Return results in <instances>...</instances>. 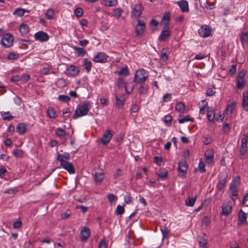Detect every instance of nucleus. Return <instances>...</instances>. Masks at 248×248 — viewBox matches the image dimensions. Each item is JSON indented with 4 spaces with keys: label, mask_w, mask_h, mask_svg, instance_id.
I'll list each match as a JSON object with an SVG mask.
<instances>
[{
    "label": "nucleus",
    "mask_w": 248,
    "mask_h": 248,
    "mask_svg": "<svg viewBox=\"0 0 248 248\" xmlns=\"http://www.w3.org/2000/svg\"><path fill=\"white\" fill-rule=\"evenodd\" d=\"M232 207L231 204L228 203H224L222 205L221 214L222 215L228 216L232 212Z\"/></svg>",
    "instance_id": "obj_16"
},
{
    "label": "nucleus",
    "mask_w": 248,
    "mask_h": 248,
    "mask_svg": "<svg viewBox=\"0 0 248 248\" xmlns=\"http://www.w3.org/2000/svg\"><path fill=\"white\" fill-rule=\"evenodd\" d=\"M236 107V103L235 102H232L230 104H228L226 108L224 110V112L227 114H232L235 109Z\"/></svg>",
    "instance_id": "obj_30"
},
{
    "label": "nucleus",
    "mask_w": 248,
    "mask_h": 248,
    "mask_svg": "<svg viewBox=\"0 0 248 248\" xmlns=\"http://www.w3.org/2000/svg\"><path fill=\"white\" fill-rule=\"evenodd\" d=\"M168 57H169L168 53L166 51V50L164 48L162 49L161 51V54H160V58L161 60L165 62H166L168 61Z\"/></svg>",
    "instance_id": "obj_34"
},
{
    "label": "nucleus",
    "mask_w": 248,
    "mask_h": 248,
    "mask_svg": "<svg viewBox=\"0 0 248 248\" xmlns=\"http://www.w3.org/2000/svg\"><path fill=\"white\" fill-rule=\"evenodd\" d=\"M187 170V166L185 160H182L178 163V171L181 173L179 174V176L180 177H183L185 176Z\"/></svg>",
    "instance_id": "obj_15"
},
{
    "label": "nucleus",
    "mask_w": 248,
    "mask_h": 248,
    "mask_svg": "<svg viewBox=\"0 0 248 248\" xmlns=\"http://www.w3.org/2000/svg\"><path fill=\"white\" fill-rule=\"evenodd\" d=\"M211 29L208 26H204L202 27L198 31L199 35L202 37H207L209 36L211 33Z\"/></svg>",
    "instance_id": "obj_14"
},
{
    "label": "nucleus",
    "mask_w": 248,
    "mask_h": 248,
    "mask_svg": "<svg viewBox=\"0 0 248 248\" xmlns=\"http://www.w3.org/2000/svg\"><path fill=\"white\" fill-rule=\"evenodd\" d=\"M199 243L201 247L202 248H208L207 246V238L205 234L199 237Z\"/></svg>",
    "instance_id": "obj_23"
},
{
    "label": "nucleus",
    "mask_w": 248,
    "mask_h": 248,
    "mask_svg": "<svg viewBox=\"0 0 248 248\" xmlns=\"http://www.w3.org/2000/svg\"><path fill=\"white\" fill-rule=\"evenodd\" d=\"M148 89V86L146 85H141L138 89V93L140 94H145Z\"/></svg>",
    "instance_id": "obj_44"
},
{
    "label": "nucleus",
    "mask_w": 248,
    "mask_h": 248,
    "mask_svg": "<svg viewBox=\"0 0 248 248\" xmlns=\"http://www.w3.org/2000/svg\"><path fill=\"white\" fill-rule=\"evenodd\" d=\"M155 162L158 166H161L162 163V158L159 156H155L154 157Z\"/></svg>",
    "instance_id": "obj_63"
},
{
    "label": "nucleus",
    "mask_w": 248,
    "mask_h": 248,
    "mask_svg": "<svg viewBox=\"0 0 248 248\" xmlns=\"http://www.w3.org/2000/svg\"><path fill=\"white\" fill-rule=\"evenodd\" d=\"M246 71L242 70L238 73L236 80V87L238 89H242L244 88L246 81L244 79Z\"/></svg>",
    "instance_id": "obj_3"
},
{
    "label": "nucleus",
    "mask_w": 248,
    "mask_h": 248,
    "mask_svg": "<svg viewBox=\"0 0 248 248\" xmlns=\"http://www.w3.org/2000/svg\"><path fill=\"white\" fill-rule=\"evenodd\" d=\"M202 106L200 107V113L201 114H204L205 113L206 108H208L207 102H206L205 100H202Z\"/></svg>",
    "instance_id": "obj_47"
},
{
    "label": "nucleus",
    "mask_w": 248,
    "mask_h": 248,
    "mask_svg": "<svg viewBox=\"0 0 248 248\" xmlns=\"http://www.w3.org/2000/svg\"><path fill=\"white\" fill-rule=\"evenodd\" d=\"M83 65L87 73H89L92 67V63L91 62L87 59H85L83 61Z\"/></svg>",
    "instance_id": "obj_33"
},
{
    "label": "nucleus",
    "mask_w": 248,
    "mask_h": 248,
    "mask_svg": "<svg viewBox=\"0 0 248 248\" xmlns=\"http://www.w3.org/2000/svg\"><path fill=\"white\" fill-rule=\"evenodd\" d=\"M13 155L16 157H22L24 155V152L20 149H15L13 151Z\"/></svg>",
    "instance_id": "obj_43"
},
{
    "label": "nucleus",
    "mask_w": 248,
    "mask_h": 248,
    "mask_svg": "<svg viewBox=\"0 0 248 248\" xmlns=\"http://www.w3.org/2000/svg\"><path fill=\"white\" fill-rule=\"evenodd\" d=\"M169 20L170 14L168 13H165L162 19V22H163L166 26H167L169 24Z\"/></svg>",
    "instance_id": "obj_49"
},
{
    "label": "nucleus",
    "mask_w": 248,
    "mask_h": 248,
    "mask_svg": "<svg viewBox=\"0 0 248 248\" xmlns=\"http://www.w3.org/2000/svg\"><path fill=\"white\" fill-rule=\"evenodd\" d=\"M240 183L239 177L233 179L230 184V190L237 191V187Z\"/></svg>",
    "instance_id": "obj_25"
},
{
    "label": "nucleus",
    "mask_w": 248,
    "mask_h": 248,
    "mask_svg": "<svg viewBox=\"0 0 248 248\" xmlns=\"http://www.w3.org/2000/svg\"><path fill=\"white\" fill-rule=\"evenodd\" d=\"M176 3L179 6L181 10L183 12H188L189 11L188 3L186 0H180L176 2Z\"/></svg>",
    "instance_id": "obj_17"
},
{
    "label": "nucleus",
    "mask_w": 248,
    "mask_h": 248,
    "mask_svg": "<svg viewBox=\"0 0 248 248\" xmlns=\"http://www.w3.org/2000/svg\"><path fill=\"white\" fill-rule=\"evenodd\" d=\"M14 37L10 33L5 34L1 40V44L5 47L11 46L13 44Z\"/></svg>",
    "instance_id": "obj_5"
},
{
    "label": "nucleus",
    "mask_w": 248,
    "mask_h": 248,
    "mask_svg": "<svg viewBox=\"0 0 248 248\" xmlns=\"http://www.w3.org/2000/svg\"><path fill=\"white\" fill-rule=\"evenodd\" d=\"M58 99L63 102H68L70 100V98L66 95H60L58 96Z\"/></svg>",
    "instance_id": "obj_51"
},
{
    "label": "nucleus",
    "mask_w": 248,
    "mask_h": 248,
    "mask_svg": "<svg viewBox=\"0 0 248 248\" xmlns=\"http://www.w3.org/2000/svg\"><path fill=\"white\" fill-rule=\"evenodd\" d=\"M170 33V31L168 27H167L165 30L162 31L158 37V39L161 41L166 40Z\"/></svg>",
    "instance_id": "obj_19"
},
{
    "label": "nucleus",
    "mask_w": 248,
    "mask_h": 248,
    "mask_svg": "<svg viewBox=\"0 0 248 248\" xmlns=\"http://www.w3.org/2000/svg\"><path fill=\"white\" fill-rule=\"evenodd\" d=\"M56 135L60 138H64L66 135L67 133L61 128H58L55 131Z\"/></svg>",
    "instance_id": "obj_36"
},
{
    "label": "nucleus",
    "mask_w": 248,
    "mask_h": 248,
    "mask_svg": "<svg viewBox=\"0 0 248 248\" xmlns=\"http://www.w3.org/2000/svg\"><path fill=\"white\" fill-rule=\"evenodd\" d=\"M113 134L111 130L108 129L105 130L102 137L100 139V141L103 145L108 143L112 138Z\"/></svg>",
    "instance_id": "obj_9"
},
{
    "label": "nucleus",
    "mask_w": 248,
    "mask_h": 248,
    "mask_svg": "<svg viewBox=\"0 0 248 248\" xmlns=\"http://www.w3.org/2000/svg\"><path fill=\"white\" fill-rule=\"evenodd\" d=\"M238 221L240 223H243L247 221L246 214L241 210L238 213Z\"/></svg>",
    "instance_id": "obj_32"
},
{
    "label": "nucleus",
    "mask_w": 248,
    "mask_h": 248,
    "mask_svg": "<svg viewBox=\"0 0 248 248\" xmlns=\"http://www.w3.org/2000/svg\"><path fill=\"white\" fill-rule=\"evenodd\" d=\"M196 199L197 196H195L193 198L188 197V199L185 201L186 205L190 207L193 206L195 203Z\"/></svg>",
    "instance_id": "obj_37"
},
{
    "label": "nucleus",
    "mask_w": 248,
    "mask_h": 248,
    "mask_svg": "<svg viewBox=\"0 0 248 248\" xmlns=\"http://www.w3.org/2000/svg\"><path fill=\"white\" fill-rule=\"evenodd\" d=\"M171 98V95L170 93H166L163 97V102H168L170 100Z\"/></svg>",
    "instance_id": "obj_61"
},
{
    "label": "nucleus",
    "mask_w": 248,
    "mask_h": 248,
    "mask_svg": "<svg viewBox=\"0 0 248 248\" xmlns=\"http://www.w3.org/2000/svg\"><path fill=\"white\" fill-rule=\"evenodd\" d=\"M107 198L110 203H112L113 202H115L118 199L116 196L112 193L108 194L107 195Z\"/></svg>",
    "instance_id": "obj_50"
},
{
    "label": "nucleus",
    "mask_w": 248,
    "mask_h": 248,
    "mask_svg": "<svg viewBox=\"0 0 248 248\" xmlns=\"http://www.w3.org/2000/svg\"><path fill=\"white\" fill-rule=\"evenodd\" d=\"M70 158V154L68 153L64 152L63 154H58L57 155V160L60 162L68 161Z\"/></svg>",
    "instance_id": "obj_21"
},
{
    "label": "nucleus",
    "mask_w": 248,
    "mask_h": 248,
    "mask_svg": "<svg viewBox=\"0 0 248 248\" xmlns=\"http://www.w3.org/2000/svg\"><path fill=\"white\" fill-rule=\"evenodd\" d=\"M227 174L225 172H221L219 174L217 186V188L218 190L221 191L224 188L227 181Z\"/></svg>",
    "instance_id": "obj_4"
},
{
    "label": "nucleus",
    "mask_w": 248,
    "mask_h": 248,
    "mask_svg": "<svg viewBox=\"0 0 248 248\" xmlns=\"http://www.w3.org/2000/svg\"><path fill=\"white\" fill-rule=\"evenodd\" d=\"M143 10V7L140 3L136 4L132 11V18L139 19Z\"/></svg>",
    "instance_id": "obj_7"
},
{
    "label": "nucleus",
    "mask_w": 248,
    "mask_h": 248,
    "mask_svg": "<svg viewBox=\"0 0 248 248\" xmlns=\"http://www.w3.org/2000/svg\"><path fill=\"white\" fill-rule=\"evenodd\" d=\"M91 108V103L88 101L82 102L77 106L73 118L76 119L78 117L86 115Z\"/></svg>",
    "instance_id": "obj_1"
},
{
    "label": "nucleus",
    "mask_w": 248,
    "mask_h": 248,
    "mask_svg": "<svg viewBox=\"0 0 248 248\" xmlns=\"http://www.w3.org/2000/svg\"><path fill=\"white\" fill-rule=\"evenodd\" d=\"M108 56L104 52H99L95 55L93 61L96 63H105L108 61Z\"/></svg>",
    "instance_id": "obj_8"
},
{
    "label": "nucleus",
    "mask_w": 248,
    "mask_h": 248,
    "mask_svg": "<svg viewBox=\"0 0 248 248\" xmlns=\"http://www.w3.org/2000/svg\"><path fill=\"white\" fill-rule=\"evenodd\" d=\"M98 248H107V244L104 239L101 240L99 242Z\"/></svg>",
    "instance_id": "obj_64"
},
{
    "label": "nucleus",
    "mask_w": 248,
    "mask_h": 248,
    "mask_svg": "<svg viewBox=\"0 0 248 248\" xmlns=\"http://www.w3.org/2000/svg\"><path fill=\"white\" fill-rule=\"evenodd\" d=\"M119 75L127 76L129 74V71L126 66L123 67L120 70L117 71Z\"/></svg>",
    "instance_id": "obj_48"
},
{
    "label": "nucleus",
    "mask_w": 248,
    "mask_h": 248,
    "mask_svg": "<svg viewBox=\"0 0 248 248\" xmlns=\"http://www.w3.org/2000/svg\"><path fill=\"white\" fill-rule=\"evenodd\" d=\"M0 114L2 119L5 121H9L14 118V116L9 111H1Z\"/></svg>",
    "instance_id": "obj_28"
},
{
    "label": "nucleus",
    "mask_w": 248,
    "mask_h": 248,
    "mask_svg": "<svg viewBox=\"0 0 248 248\" xmlns=\"http://www.w3.org/2000/svg\"><path fill=\"white\" fill-rule=\"evenodd\" d=\"M74 48L77 53L78 56H84L86 53V51L82 48L75 46Z\"/></svg>",
    "instance_id": "obj_42"
},
{
    "label": "nucleus",
    "mask_w": 248,
    "mask_h": 248,
    "mask_svg": "<svg viewBox=\"0 0 248 248\" xmlns=\"http://www.w3.org/2000/svg\"><path fill=\"white\" fill-rule=\"evenodd\" d=\"M178 121L180 124H183L189 121L193 122L194 119L189 115H186L184 117L178 118Z\"/></svg>",
    "instance_id": "obj_29"
},
{
    "label": "nucleus",
    "mask_w": 248,
    "mask_h": 248,
    "mask_svg": "<svg viewBox=\"0 0 248 248\" xmlns=\"http://www.w3.org/2000/svg\"><path fill=\"white\" fill-rule=\"evenodd\" d=\"M90 230L88 227H83L79 234V238L80 240L83 242L86 241L90 235Z\"/></svg>",
    "instance_id": "obj_10"
},
{
    "label": "nucleus",
    "mask_w": 248,
    "mask_h": 248,
    "mask_svg": "<svg viewBox=\"0 0 248 248\" xmlns=\"http://www.w3.org/2000/svg\"><path fill=\"white\" fill-rule=\"evenodd\" d=\"M124 103V96L119 97L117 95L116 96V105L119 108L122 107Z\"/></svg>",
    "instance_id": "obj_39"
},
{
    "label": "nucleus",
    "mask_w": 248,
    "mask_h": 248,
    "mask_svg": "<svg viewBox=\"0 0 248 248\" xmlns=\"http://www.w3.org/2000/svg\"><path fill=\"white\" fill-rule=\"evenodd\" d=\"M16 130L20 135H23L27 131V125L24 123H19L17 125Z\"/></svg>",
    "instance_id": "obj_26"
},
{
    "label": "nucleus",
    "mask_w": 248,
    "mask_h": 248,
    "mask_svg": "<svg viewBox=\"0 0 248 248\" xmlns=\"http://www.w3.org/2000/svg\"><path fill=\"white\" fill-rule=\"evenodd\" d=\"M25 12V9L22 8H17L13 13V15L21 17L24 15Z\"/></svg>",
    "instance_id": "obj_46"
},
{
    "label": "nucleus",
    "mask_w": 248,
    "mask_h": 248,
    "mask_svg": "<svg viewBox=\"0 0 248 248\" xmlns=\"http://www.w3.org/2000/svg\"><path fill=\"white\" fill-rule=\"evenodd\" d=\"M56 12L52 8H49L46 12L45 16L46 18L48 19H52L55 18Z\"/></svg>",
    "instance_id": "obj_27"
},
{
    "label": "nucleus",
    "mask_w": 248,
    "mask_h": 248,
    "mask_svg": "<svg viewBox=\"0 0 248 248\" xmlns=\"http://www.w3.org/2000/svg\"><path fill=\"white\" fill-rule=\"evenodd\" d=\"M74 13L78 17H80L82 16L83 10L80 8H77L75 10Z\"/></svg>",
    "instance_id": "obj_55"
},
{
    "label": "nucleus",
    "mask_w": 248,
    "mask_h": 248,
    "mask_svg": "<svg viewBox=\"0 0 248 248\" xmlns=\"http://www.w3.org/2000/svg\"><path fill=\"white\" fill-rule=\"evenodd\" d=\"M61 166L65 170H67L70 174L75 173V170L72 163L68 161L60 162Z\"/></svg>",
    "instance_id": "obj_13"
},
{
    "label": "nucleus",
    "mask_w": 248,
    "mask_h": 248,
    "mask_svg": "<svg viewBox=\"0 0 248 248\" xmlns=\"http://www.w3.org/2000/svg\"><path fill=\"white\" fill-rule=\"evenodd\" d=\"M198 170L200 172H205V165L204 163L202 160V159H201L198 165Z\"/></svg>",
    "instance_id": "obj_45"
},
{
    "label": "nucleus",
    "mask_w": 248,
    "mask_h": 248,
    "mask_svg": "<svg viewBox=\"0 0 248 248\" xmlns=\"http://www.w3.org/2000/svg\"><path fill=\"white\" fill-rule=\"evenodd\" d=\"M158 24V23L157 21H156L155 19H152L150 23V26L151 28H152L153 30H155Z\"/></svg>",
    "instance_id": "obj_59"
},
{
    "label": "nucleus",
    "mask_w": 248,
    "mask_h": 248,
    "mask_svg": "<svg viewBox=\"0 0 248 248\" xmlns=\"http://www.w3.org/2000/svg\"><path fill=\"white\" fill-rule=\"evenodd\" d=\"M160 231L162 234L163 239H165L168 237V234L170 232V230L166 226L161 227Z\"/></svg>",
    "instance_id": "obj_38"
},
{
    "label": "nucleus",
    "mask_w": 248,
    "mask_h": 248,
    "mask_svg": "<svg viewBox=\"0 0 248 248\" xmlns=\"http://www.w3.org/2000/svg\"><path fill=\"white\" fill-rule=\"evenodd\" d=\"M214 159V153L212 150H207L205 153V160L207 164H211Z\"/></svg>",
    "instance_id": "obj_20"
},
{
    "label": "nucleus",
    "mask_w": 248,
    "mask_h": 248,
    "mask_svg": "<svg viewBox=\"0 0 248 248\" xmlns=\"http://www.w3.org/2000/svg\"><path fill=\"white\" fill-rule=\"evenodd\" d=\"M145 24L143 20L138 19V24L135 27L136 36H142L145 31Z\"/></svg>",
    "instance_id": "obj_6"
},
{
    "label": "nucleus",
    "mask_w": 248,
    "mask_h": 248,
    "mask_svg": "<svg viewBox=\"0 0 248 248\" xmlns=\"http://www.w3.org/2000/svg\"><path fill=\"white\" fill-rule=\"evenodd\" d=\"M207 116L208 120L211 122H214L215 121V113L214 110L212 109L210 110H208Z\"/></svg>",
    "instance_id": "obj_35"
},
{
    "label": "nucleus",
    "mask_w": 248,
    "mask_h": 248,
    "mask_svg": "<svg viewBox=\"0 0 248 248\" xmlns=\"http://www.w3.org/2000/svg\"><path fill=\"white\" fill-rule=\"evenodd\" d=\"M19 31L22 35L27 34L29 32V27L25 24H21L19 28Z\"/></svg>",
    "instance_id": "obj_31"
},
{
    "label": "nucleus",
    "mask_w": 248,
    "mask_h": 248,
    "mask_svg": "<svg viewBox=\"0 0 248 248\" xmlns=\"http://www.w3.org/2000/svg\"><path fill=\"white\" fill-rule=\"evenodd\" d=\"M104 1L107 6H113L117 4V0H104Z\"/></svg>",
    "instance_id": "obj_52"
},
{
    "label": "nucleus",
    "mask_w": 248,
    "mask_h": 248,
    "mask_svg": "<svg viewBox=\"0 0 248 248\" xmlns=\"http://www.w3.org/2000/svg\"><path fill=\"white\" fill-rule=\"evenodd\" d=\"M204 6L208 10H212L215 8V4L214 3L208 2L207 1H206Z\"/></svg>",
    "instance_id": "obj_57"
},
{
    "label": "nucleus",
    "mask_w": 248,
    "mask_h": 248,
    "mask_svg": "<svg viewBox=\"0 0 248 248\" xmlns=\"http://www.w3.org/2000/svg\"><path fill=\"white\" fill-rule=\"evenodd\" d=\"M104 178V173L103 170L99 172H95L94 175V180L95 183L99 185L101 183Z\"/></svg>",
    "instance_id": "obj_18"
},
{
    "label": "nucleus",
    "mask_w": 248,
    "mask_h": 248,
    "mask_svg": "<svg viewBox=\"0 0 248 248\" xmlns=\"http://www.w3.org/2000/svg\"><path fill=\"white\" fill-rule=\"evenodd\" d=\"M34 37L36 40H38L41 42L46 41L49 39L48 35L43 31H39L35 33Z\"/></svg>",
    "instance_id": "obj_12"
},
{
    "label": "nucleus",
    "mask_w": 248,
    "mask_h": 248,
    "mask_svg": "<svg viewBox=\"0 0 248 248\" xmlns=\"http://www.w3.org/2000/svg\"><path fill=\"white\" fill-rule=\"evenodd\" d=\"M113 16L117 17L119 18L121 16V10L119 9H116L113 11Z\"/></svg>",
    "instance_id": "obj_62"
},
{
    "label": "nucleus",
    "mask_w": 248,
    "mask_h": 248,
    "mask_svg": "<svg viewBox=\"0 0 248 248\" xmlns=\"http://www.w3.org/2000/svg\"><path fill=\"white\" fill-rule=\"evenodd\" d=\"M243 98L242 102V107L246 111L248 110V92L245 91L243 93Z\"/></svg>",
    "instance_id": "obj_24"
},
{
    "label": "nucleus",
    "mask_w": 248,
    "mask_h": 248,
    "mask_svg": "<svg viewBox=\"0 0 248 248\" xmlns=\"http://www.w3.org/2000/svg\"><path fill=\"white\" fill-rule=\"evenodd\" d=\"M167 171L165 170H161L158 174V176L162 179H164L167 177Z\"/></svg>",
    "instance_id": "obj_56"
},
{
    "label": "nucleus",
    "mask_w": 248,
    "mask_h": 248,
    "mask_svg": "<svg viewBox=\"0 0 248 248\" xmlns=\"http://www.w3.org/2000/svg\"><path fill=\"white\" fill-rule=\"evenodd\" d=\"M148 77V74L144 69L138 70L135 72L134 81L138 84H142L146 80Z\"/></svg>",
    "instance_id": "obj_2"
},
{
    "label": "nucleus",
    "mask_w": 248,
    "mask_h": 248,
    "mask_svg": "<svg viewBox=\"0 0 248 248\" xmlns=\"http://www.w3.org/2000/svg\"><path fill=\"white\" fill-rule=\"evenodd\" d=\"M124 209L123 206L118 205L116 210V213L118 215H121L124 214Z\"/></svg>",
    "instance_id": "obj_54"
},
{
    "label": "nucleus",
    "mask_w": 248,
    "mask_h": 248,
    "mask_svg": "<svg viewBox=\"0 0 248 248\" xmlns=\"http://www.w3.org/2000/svg\"><path fill=\"white\" fill-rule=\"evenodd\" d=\"M18 57V54L14 52L10 53L8 55V59L9 60H15Z\"/></svg>",
    "instance_id": "obj_58"
},
{
    "label": "nucleus",
    "mask_w": 248,
    "mask_h": 248,
    "mask_svg": "<svg viewBox=\"0 0 248 248\" xmlns=\"http://www.w3.org/2000/svg\"><path fill=\"white\" fill-rule=\"evenodd\" d=\"M68 71L69 72V75L75 76L78 75V70H77L76 67L74 65H71L68 69Z\"/></svg>",
    "instance_id": "obj_41"
},
{
    "label": "nucleus",
    "mask_w": 248,
    "mask_h": 248,
    "mask_svg": "<svg viewBox=\"0 0 248 248\" xmlns=\"http://www.w3.org/2000/svg\"><path fill=\"white\" fill-rule=\"evenodd\" d=\"M248 137L246 136L245 137L242 138L241 140V144L240 149V155L241 156V158H242V156L245 155L247 152L248 149Z\"/></svg>",
    "instance_id": "obj_11"
},
{
    "label": "nucleus",
    "mask_w": 248,
    "mask_h": 248,
    "mask_svg": "<svg viewBox=\"0 0 248 248\" xmlns=\"http://www.w3.org/2000/svg\"><path fill=\"white\" fill-rule=\"evenodd\" d=\"M47 115L50 118L54 119L56 118V112L53 108H48L47 110Z\"/></svg>",
    "instance_id": "obj_40"
},
{
    "label": "nucleus",
    "mask_w": 248,
    "mask_h": 248,
    "mask_svg": "<svg viewBox=\"0 0 248 248\" xmlns=\"http://www.w3.org/2000/svg\"><path fill=\"white\" fill-rule=\"evenodd\" d=\"M132 201V198L130 195L125 196L124 197V202L126 204L131 203Z\"/></svg>",
    "instance_id": "obj_60"
},
{
    "label": "nucleus",
    "mask_w": 248,
    "mask_h": 248,
    "mask_svg": "<svg viewBox=\"0 0 248 248\" xmlns=\"http://www.w3.org/2000/svg\"><path fill=\"white\" fill-rule=\"evenodd\" d=\"M117 85L119 88H123L124 87V82L122 78L120 77L118 78L117 81Z\"/></svg>",
    "instance_id": "obj_53"
},
{
    "label": "nucleus",
    "mask_w": 248,
    "mask_h": 248,
    "mask_svg": "<svg viewBox=\"0 0 248 248\" xmlns=\"http://www.w3.org/2000/svg\"><path fill=\"white\" fill-rule=\"evenodd\" d=\"M175 110L180 114L186 112V108L185 104L182 102H178L175 104Z\"/></svg>",
    "instance_id": "obj_22"
}]
</instances>
